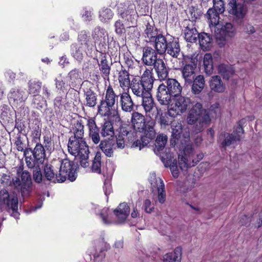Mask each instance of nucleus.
Here are the masks:
<instances>
[{
  "mask_svg": "<svg viewBox=\"0 0 262 262\" xmlns=\"http://www.w3.org/2000/svg\"><path fill=\"white\" fill-rule=\"evenodd\" d=\"M169 106V113L177 116L190 109L187 116V122L189 125H195L194 132L196 133L203 130L204 127L211 122L210 115L216 118L221 114L220 104L216 103L210 106L209 111L204 109L200 102L194 103L187 97L178 95L171 99Z\"/></svg>",
  "mask_w": 262,
  "mask_h": 262,
  "instance_id": "nucleus-1",
  "label": "nucleus"
},
{
  "mask_svg": "<svg viewBox=\"0 0 262 262\" xmlns=\"http://www.w3.org/2000/svg\"><path fill=\"white\" fill-rule=\"evenodd\" d=\"M131 123L135 131L144 133L140 139H137L132 144V147L139 148L141 150L155 138L156 122L152 119L146 121L145 118L142 114L134 112L132 114Z\"/></svg>",
  "mask_w": 262,
  "mask_h": 262,
  "instance_id": "nucleus-2",
  "label": "nucleus"
},
{
  "mask_svg": "<svg viewBox=\"0 0 262 262\" xmlns=\"http://www.w3.org/2000/svg\"><path fill=\"white\" fill-rule=\"evenodd\" d=\"M182 86L173 78H168L160 84L157 89L156 98L161 105H167L171 99L181 94Z\"/></svg>",
  "mask_w": 262,
  "mask_h": 262,
  "instance_id": "nucleus-3",
  "label": "nucleus"
},
{
  "mask_svg": "<svg viewBox=\"0 0 262 262\" xmlns=\"http://www.w3.org/2000/svg\"><path fill=\"white\" fill-rule=\"evenodd\" d=\"M86 126L89 137L95 144L100 142V134L104 138L107 136L113 137L115 134L113 123L110 120H105L99 127L96 124L95 118L90 117L88 119Z\"/></svg>",
  "mask_w": 262,
  "mask_h": 262,
  "instance_id": "nucleus-4",
  "label": "nucleus"
},
{
  "mask_svg": "<svg viewBox=\"0 0 262 262\" xmlns=\"http://www.w3.org/2000/svg\"><path fill=\"white\" fill-rule=\"evenodd\" d=\"M152 70V68L146 69L141 77L135 76L132 80L129 88L137 97L144 96L152 89L154 81Z\"/></svg>",
  "mask_w": 262,
  "mask_h": 262,
  "instance_id": "nucleus-5",
  "label": "nucleus"
},
{
  "mask_svg": "<svg viewBox=\"0 0 262 262\" xmlns=\"http://www.w3.org/2000/svg\"><path fill=\"white\" fill-rule=\"evenodd\" d=\"M118 96L116 94L112 86L110 84L105 89L104 98H102L98 105V112L103 116L112 115V111L115 110Z\"/></svg>",
  "mask_w": 262,
  "mask_h": 262,
  "instance_id": "nucleus-6",
  "label": "nucleus"
},
{
  "mask_svg": "<svg viewBox=\"0 0 262 262\" xmlns=\"http://www.w3.org/2000/svg\"><path fill=\"white\" fill-rule=\"evenodd\" d=\"M184 155L178 157L179 166L182 170H186L188 167L194 166L204 157L202 152L195 154L194 149L190 145H187L183 150Z\"/></svg>",
  "mask_w": 262,
  "mask_h": 262,
  "instance_id": "nucleus-7",
  "label": "nucleus"
},
{
  "mask_svg": "<svg viewBox=\"0 0 262 262\" xmlns=\"http://www.w3.org/2000/svg\"><path fill=\"white\" fill-rule=\"evenodd\" d=\"M245 122V119H242L237 122V125L233 127L232 134L223 132L220 135L219 139L222 140L220 146L225 148L227 146L231 145L234 141H239L244 134L243 124Z\"/></svg>",
  "mask_w": 262,
  "mask_h": 262,
  "instance_id": "nucleus-8",
  "label": "nucleus"
},
{
  "mask_svg": "<svg viewBox=\"0 0 262 262\" xmlns=\"http://www.w3.org/2000/svg\"><path fill=\"white\" fill-rule=\"evenodd\" d=\"M36 143L35 147L33 149L31 148V150L24 156L26 165L29 168L42 164L45 159V147L40 142Z\"/></svg>",
  "mask_w": 262,
  "mask_h": 262,
  "instance_id": "nucleus-9",
  "label": "nucleus"
},
{
  "mask_svg": "<svg viewBox=\"0 0 262 262\" xmlns=\"http://www.w3.org/2000/svg\"><path fill=\"white\" fill-rule=\"evenodd\" d=\"M196 61L192 58L184 56L181 60V72L185 83L191 84L196 76Z\"/></svg>",
  "mask_w": 262,
  "mask_h": 262,
  "instance_id": "nucleus-10",
  "label": "nucleus"
},
{
  "mask_svg": "<svg viewBox=\"0 0 262 262\" xmlns=\"http://www.w3.org/2000/svg\"><path fill=\"white\" fill-rule=\"evenodd\" d=\"M75 137H70L68 149L70 154L75 157H88L89 154V146L84 139H79Z\"/></svg>",
  "mask_w": 262,
  "mask_h": 262,
  "instance_id": "nucleus-11",
  "label": "nucleus"
},
{
  "mask_svg": "<svg viewBox=\"0 0 262 262\" xmlns=\"http://www.w3.org/2000/svg\"><path fill=\"white\" fill-rule=\"evenodd\" d=\"M59 171V179L57 180H75L77 178V165L68 159H64L60 161Z\"/></svg>",
  "mask_w": 262,
  "mask_h": 262,
  "instance_id": "nucleus-12",
  "label": "nucleus"
},
{
  "mask_svg": "<svg viewBox=\"0 0 262 262\" xmlns=\"http://www.w3.org/2000/svg\"><path fill=\"white\" fill-rule=\"evenodd\" d=\"M118 15L127 22L136 24L138 17L135 5L130 2L121 3L117 6Z\"/></svg>",
  "mask_w": 262,
  "mask_h": 262,
  "instance_id": "nucleus-13",
  "label": "nucleus"
},
{
  "mask_svg": "<svg viewBox=\"0 0 262 262\" xmlns=\"http://www.w3.org/2000/svg\"><path fill=\"white\" fill-rule=\"evenodd\" d=\"M0 202L6 205L8 211L11 213L14 218L18 219V199L14 194L10 195L6 189L0 190Z\"/></svg>",
  "mask_w": 262,
  "mask_h": 262,
  "instance_id": "nucleus-14",
  "label": "nucleus"
},
{
  "mask_svg": "<svg viewBox=\"0 0 262 262\" xmlns=\"http://www.w3.org/2000/svg\"><path fill=\"white\" fill-rule=\"evenodd\" d=\"M135 132H132L130 130V127L128 125H125L119 127V133L116 136V148L123 149L126 144V140L128 142L133 143L135 140Z\"/></svg>",
  "mask_w": 262,
  "mask_h": 262,
  "instance_id": "nucleus-15",
  "label": "nucleus"
},
{
  "mask_svg": "<svg viewBox=\"0 0 262 262\" xmlns=\"http://www.w3.org/2000/svg\"><path fill=\"white\" fill-rule=\"evenodd\" d=\"M158 54L159 52L151 47L147 45L143 47L141 58L142 63L146 66H152L159 60Z\"/></svg>",
  "mask_w": 262,
  "mask_h": 262,
  "instance_id": "nucleus-16",
  "label": "nucleus"
},
{
  "mask_svg": "<svg viewBox=\"0 0 262 262\" xmlns=\"http://www.w3.org/2000/svg\"><path fill=\"white\" fill-rule=\"evenodd\" d=\"M236 34L235 27L230 23H227L220 29L215 31V37L217 40L222 41L224 45L227 38H232Z\"/></svg>",
  "mask_w": 262,
  "mask_h": 262,
  "instance_id": "nucleus-17",
  "label": "nucleus"
},
{
  "mask_svg": "<svg viewBox=\"0 0 262 262\" xmlns=\"http://www.w3.org/2000/svg\"><path fill=\"white\" fill-rule=\"evenodd\" d=\"M144 29L142 33L143 36L147 38V42L151 43L154 38L159 34L158 30L156 28L155 22L151 18L145 19L144 21Z\"/></svg>",
  "mask_w": 262,
  "mask_h": 262,
  "instance_id": "nucleus-18",
  "label": "nucleus"
},
{
  "mask_svg": "<svg viewBox=\"0 0 262 262\" xmlns=\"http://www.w3.org/2000/svg\"><path fill=\"white\" fill-rule=\"evenodd\" d=\"M247 12V8L243 4L237 3L234 0L229 3V13L234 15L236 19H243Z\"/></svg>",
  "mask_w": 262,
  "mask_h": 262,
  "instance_id": "nucleus-19",
  "label": "nucleus"
},
{
  "mask_svg": "<svg viewBox=\"0 0 262 262\" xmlns=\"http://www.w3.org/2000/svg\"><path fill=\"white\" fill-rule=\"evenodd\" d=\"M98 147L107 157L114 156V150L116 149L115 141L114 138H108L100 140Z\"/></svg>",
  "mask_w": 262,
  "mask_h": 262,
  "instance_id": "nucleus-20",
  "label": "nucleus"
},
{
  "mask_svg": "<svg viewBox=\"0 0 262 262\" xmlns=\"http://www.w3.org/2000/svg\"><path fill=\"white\" fill-rule=\"evenodd\" d=\"M199 33L195 28V24L193 21L188 23L184 29V38L186 40L189 42H196Z\"/></svg>",
  "mask_w": 262,
  "mask_h": 262,
  "instance_id": "nucleus-21",
  "label": "nucleus"
},
{
  "mask_svg": "<svg viewBox=\"0 0 262 262\" xmlns=\"http://www.w3.org/2000/svg\"><path fill=\"white\" fill-rule=\"evenodd\" d=\"M151 43H154V49L159 52V54L162 55L166 52L168 41L162 34L159 33L151 41Z\"/></svg>",
  "mask_w": 262,
  "mask_h": 262,
  "instance_id": "nucleus-22",
  "label": "nucleus"
},
{
  "mask_svg": "<svg viewBox=\"0 0 262 262\" xmlns=\"http://www.w3.org/2000/svg\"><path fill=\"white\" fill-rule=\"evenodd\" d=\"M130 212V208L125 203H120L118 207L114 210V213L119 223L124 222Z\"/></svg>",
  "mask_w": 262,
  "mask_h": 262,
  "instance_id": "nucleus-23",
  "label": "nucleus"
},
{
  "mask_svg": "<svg viewBox=\"0 0 262 262\" xmlns=\"http://www.w3.org/2000/svg\"><path fill=\"white\" fill-rule=\"evenodd\" d=\"M166 52L172 57L177 58L181 51L180 44L178 39L174 37L168 40Z\"/></svg>",
  "mask_w": 262,
  "mask_h": 262,
  "instance_id": "nucleus-24",
  "label": "nucleus"
},
{
  "mask_svg": "<svg viewBox=\"0 0 262 262\" xmlns=\"http://www.w3.org/2000/svg\"><path fill=\"white\" fill-rule=\"evenodd\" d=\"M120 103L123 111L130 113L133 111L134 104L128 93L124 92L120 94Z\"/></svg>",
  "mask_w": 262,
  "mask_h": 262,
  "instance_id": "nucleus-25",
  "label": "nucleus"
},
{
  "mask_svg": "<svg viewBox=\"0 0 262 262\" xmlns=\"http://www.w3.org/2000/svg\"><path fill=\"white\" fill-rule=\"evenodd\" d=\"M218 73L223 79L229 80L235 74V70L231 64L221 63L219 65Z\"/></svg>",
  "mask_w": 262,
  "mask_h": 262,
  "instance_id": "nucleus-26",
  "label": "nucleus"
},
{
  "mask_svg": "<svg viewBox=\"0 0 262 262\" xmlns=\"http://www.w3.org/2000/svg\"><path fill=\"white\" fill-rule=\"evenodd\" d=\"M8 97L10 101H13L14 103L16 104L25 101L27 98L25 91L17 89H12Z\"/></svg>",
  "mask_w": 262,
  "mask_h": 262,
  "instance_id": "nucleus-27",
  "label": "nucleus"
},
{
  "mask_svg": "<svg viewBox=\"0 0 262 262\" xmlns=\"http://www.w3.org/2000/svg\"><path fill=\"white\" fill-rule=\"evenodd\" d=\"M159 78L161 80H165L168 75V70L166 65L161 58H159L158 61L153 66Z\"/></svg>",
  "mask_w": 262,
  "mask_h": 262,
  "instance_id": "nucleus-28",
  "label": "nucleus"
},
{
  "mask_svg": "<svg viewBox=\"0 0 262 262\" xmlns=\"http://www.w3.org/2000/svg\"><path fill=\"white\" fill-rule=\"evenodd\" d=\"M100 58V62L98 63L99 70L104 79L108 78L111 72V65L109 64L108 61L107 60V56L106 55L101 54Z\"/></svg>",
  "mask_w": 262,
  "mask_h": 262,
  "instance_id": "nucleus-29",
  "label": "nucleus"
},
{
  "mask_svg": "<svg viewBox=\"0 0 262 262\" xmlns=\"http://www.w3.org/2000/svg\"><path fill=\"white\" fill-rule=\"evenodd\" d=\"M211 90L217 93H223L225 90V85L223 83L220 76L218 75L211 77L209 82Z\"/></svg>",
  "mask_w": 262,
  "mask_h": 262,
  "instance_id": "nucleus-30",
  "label": "nucleus"
},
{
  "mask_svg": "<svg viewBox=\"0 0 262 262\" xmlns=\"http://www.w3.org/2000/svg\"><path fill=\"white\" fill-rule=\"evenodd\" d=\"M13 185L20 190L23 198L29 195L31 190L32 181H12Z\"/></svg>",
  "mask_w": 262,
  "mask_h": 262,
  "instance_id": "nucleus-31",
  "label": "nucleus"
},
{
  "mask_svg": "<svg viewBox=\"0 0 262 262\" xmlns=\"http://www.w3.org/2000/svg\"><path fill=\"white\" fill-rule=\"evenodd\" d=\"M192 86V93L195 95L199 94L205 86V79L204 76L199 75L193 78Z\"/></svg>",
  "mask_w": 262,
  "mask_h": 262,
  "instance_id": "nucleus-32",
  "label": "nucleus"
},
{
  "mask_svg": "<svg viewBox=\"0 0 262 262\" xmlns=\"http://www.w3.org/2000/svg\"><path fill=\"white\" fill-rule=\"evenodd\" d=\"M199 40L200 45L203 50H209L212 47V36L206 33L202 32L199 34Z\"/></svg>",
  "mask_w": 262,
  "mask_h": 262,
  "instance_id": "nucleus-33",
  "label": "nucleus"
},
{
  "mask_svg": "<svg viewBox=\"0 0 262 262\" xmlns=\"http://www.w3.org/2000/svg\"><path fill=\"white\" fill-rule=\"evenodd\" d=\"M85 97V105L89 107H94L97 103V95L91 88L84 91Z\"/></svg>",
  "mask_w": 262,
  "mask_h": 262,
  "instance_id": "nucleus-34",
  "label": "nucleus"
},
{
  "mask_svg": "<svg viewBox=\"0 0 262 262\" xmlns=\"http://www.w3.org/2000/svg\"><path fill=\"white\" fill-rule=\"evenodd\" d=\"M31 128L32 129L31 137L35 142H39L41 134V124L38 119L33 120Z\"/></svg>",
  "mask_w": 262,
  "mask_h": 262,
  "instance_id": "nucleus-35",
  "label": "nucleus"
},
{
  "mask_svg": "<svg viewBox=\"0 0 262 262\" xmlns=\"http://www.w3.org/2000/svg\"><path fill=\"white\" fill-rule=\"evenodd\" d=\"M142 98V106H143L146 114L151 112L154 108L155 103L152 97L150 92L145 93L143 96H141Z\"/></svg>",
  "mask_w": 262,
  "mask_h": 262,
  "instance_id": "nucleus-36",
  "label": "nucleus"
},
{
  "mask_svg": "<svg viewBox=\"0 0 262 262\" xmlns=\"http://www.w3.org/2000/svg\"><path fill=\"white\" fill-rule=\"evenodd\" d=\"M182 248L177 247L173 252L168 253L164 256L163 262H181Z\"/></svg>",
  "mask_w": 262,
  "mask_h": 262,
  "instance_id": "nucleus-37",
  "label": "nucleus"
},
{
  "mask_svg": "<svg viewBox=\"0 0 262 262\" xmlns=\"http://www.w3.org/2000/svg\"><path fill=\"white\" fill-rule=\"evenodd\" d=\"M14 144L18 151L23 152L24 156L27 155L28 152L31 150V147H26L25 141L20 133H17L14 139Z\"/></svg>",
  "mask_w": 262,
  "mask_h": 262,
  "instance_id": "nucleus-38",
  "label": "nucleus"
},
{
  "mask_svg": "<svg viewBox=\"0 0 262 262\" xmlns=\"http://www.w3.org/2000/svg\"><path fill=\"white\" fill-rule=\"evenodd\" d=\"M118 80L121 88H128L131 84L128 72L125 69H122L118 73Z\"/></svg>",
  "mask_w": 262,
  "mask_h": 262,
  "instance_id": "nucleus-39",
  "label": "nucleus"
},
{
  "mask_svg": "<svg viewBox=\"0 0 262 262\" xmlns=\"http://www.w3.org/2000/svg\"><path fill=\"white\" fill-rule=\"evenodd\" d=\"M182 126L181 124H178L172 127L171 138L170 140V145L174 146L179 143V141L182 137Z\"/></svg>",
  "mask_w": 262,
  "mask_h": 262,
  "instance_id": "nucleus-40",
  "label": "nucleus"
},
{
  "mask_svg": "<svg viewBox=\"0 0 262 262\" xmlns=\"http://www.w3.org/2000/svg\"><path fill=\"white\" fill-rule=\"evenodd\" d=\"M84 126L83 124L82 121L81 120H77L74 123L72 127V132L73 135L70 137H75L79 139H82L84 138Z\"/></svg>",
  "mask_w": 262,
  "mask_h": 262,
  "instance_id": "nucleus-41",
  "label": "nucleus"
},
{
  "mask_svg": "<svg viewBox=\"0 0 262 262\" xmlns=\"http://www.w3.org/2000/svg\"><path fill=\"white\" fill-rule=\"evenodd\" d=\"M54 109L57 118L62 117L63 113L66 110V106L63 104V98L58 96L54 100Z\"/></svg>",
  "mask_w": 262,
  "mask_h": 262,
  "instance_id": "nucleus-42",
  "label": "nucleus"
},
{
  "mask_svg": "<svg viewBox=\"0 0 262 262\" xmlns=\"http://www.w3.org/2000/svg\"><path fill=\"white\" fill-rule=\"evenodd\" d=\"M151 185L152 186H155V185L157 186L158 201L161 204H163L165 202L166 200L165 185L163 183V181H159L158 183V181H155L154 183H151Z\"/></svg>",
  "mask_w": 262,
  "mask_h": 262,
  "instance_id": "nucleus-43",
  "label": "nucleus"
},
{
  "mask_svg": "<svg viewBox=\"0 0 262 262\" xmlns=\"http://www.w3.org/2000/svg\"><path fill=\"white\" fill-rule=\"evenodd\" d=\"M203 65L204 67V71L207 75H210L213 73V58L211 54L206 53L204 55Z\"/></svg>",
  "mask_w": 262,
  "mask_h": 262,
  "instance_id": "nucleus-44",
  "label": "nucleus"
},
{
  "mask_svg": "<svg viewBox=\"0 0 262 262\" xmlns=\"http://www.w3.org/2000/svg\"><path fill=\"white\" fill-rule=\"evenodd\" d=\"M223 13L219 12L214 9L209 8L207 12L206 15L210 25L215 26L219 24L220 16L219 14Z\"/></svg>",
  "mask_w": 262,
  "mask_h": 262,
  "instance_id": "nucleus-45",
  "label": "nucleus"
},
{
  "mask_svg": "<svg viewBox=\"0 0 262 262\" xmlns=\"http://www.w3.org/2000/svg\"><path fill=\"white\" fill-rule=\"evenodd\" d=\"M134 57L131 52L128 50H124V52L122 54V62L126 66L128 69H133L134 67L135 62L133 59Z\"/></svg>",
  "mask_w": 262,
  "mask_h": 262,
  "instance_id": "nucleus-46",
  "label": "nucleus"
},
{
  "mask_svg": "<svg viewBox=\"0 0 262 262\" xmlns=\"http://www.w3.org/2000/svg\"><path fill=\"white\" fill-rule=\"evenodd\" d=\"M102 154L100 151L96 152L95 156L93 160L92 170L93 172L100 173L102 166Z\"/></svg>",
  "mask_w": 262,
  "mask_h": 262,
  "instance_id": "nucleus-47",
  "label": "nucleus"
},
{
  "mask_svg": "<svg viewBox=\"0 0 262 262\" xmlns=\"http://www.w3.org/2000/svg\"><path fill=\"white\" fill-rule=\"evenodd\" d=\"M82 48L76 43H72L71 46V54L79 62H81L83 59V54L82 52Z\"/></svg>",
  "mask_w": 262,
  "mask_h": 262,
  "instance_id": "nucleus-48",
  "label": "nucleus"
},
{
  "mask_svg": "<svg viewBox=\"0 0 262 262\" xmlns=\"http://www.w3.org/2000/svg\"><path fill=\"white\" fill-rule=\"evenodd\" d=\"M55 176H56V180L60 179L59 174L58 175L54 172L53 166L50 164H46L43 167V177H44L46 180H52V179L55 178Z\"/></svg>",
  "mask_w": 262,
  "mask_h": 262,
  "instance_id": "nucleus-49",
  "label": "nucleus"
},
{
  "mask_svg": "<svg viewBox=\"0 0 262 262\" xmlns=\"http://www.w3.org/2000/svg\"><path fill=\"white\" fill-rule=\"evenodd\" d=\"M91 38L85 31H81L78 36V41L80 44V46L89 49L90 47V42Z\"/></svg>",
  "mask_w": 262,
  "mask_h": 262,
  "instance_id": "nucleus-50",
  "label": "nucleus"
},
{
  "mask_svg": "<svg viewBox=\"0 0 262 262\" xmlns=\"http://www.w3.org/2000/svg\"><path fill=\"white\" fill-rule=\"evenodd\" d=\"M167 141V138L163 134L159 135L156 138L155 142L156 150L160 152L162 151L165 146Z\"/></svg>",
  "mask_w": 262,
  "mask_h": 262,
  "instance_id": "nucleus-51",
  "label": "nucleus"
},
{
  "mask_svg": "<svg viewBox=\"0 0 262 262\" xmlns=\"http://www.w3.org/2000/svg\"><path fill=\"white\" fill-rule=\"evenodd\" d=\"M176 117V116H173L169 114L168 109L167 112L161 114L159 118V123L162 126L168 125L172 122L173 118Z\"/></svg>",
  "mask_w": 262,
  "mask_h": 262,
  "instance_id": "nucleus-52",
  "label": "nucleus"
},
{
  "mask_svg": "<svg viewBox=\"0 0 262 262\" xmlns=\"http://www.w3.org/2000/svg\"><path fill=\"white\" fill-rule=\"evenodd\" d=\"M114 13L110 8H104L99 12L100 20L103 23H106L111 19Z\"/></svg>",
  "mask_w": 262,
  "mask_h": 262,
  "instance_id": "nucleus-53",
  "label": "nucleus"
},
{
  "mask_svg": "<svg viewBox=\"0 0 262 262\" xmlns=\"http://www.w3.org/2000/svg\"><path fill=\"white\" fill-rule=\"evenodd\" d=\"M28 85V92L30 94L33 95V96L39 95L41 89V83L30 81Z\"/></svg>",
  "mask_w": 262,
  "mask_h": 262,
  "instance_id": "nucleus-54",
  "label": "nucleus"
},
{
  "mask_svg": "<svg viewBox=\"0 0 262 262\" xmlns=\"http://www.w3.org/2000/svg\"><path fill=\"white\" fill-rule=\"evenodd\" d=\"M189 12L190 15L191 20H189L188 23L193 21L195 24L196 19H200L202 15L201 11L195 6H192L189 8Z\"/></svg>",
  "mask_w": 262,
  "mask_h": 262,
  "instance_id": "nucleus-55",
  "label": "nucleus"
},
{
  "mask_svg": "<svg viewBox=\"0 0 262 262\" xmlns=\"http://www.w3.org/2000/svg\"><path fill=\"white\" fill-rule=\"evenodd\" d=\"M44 147L47 151L51 152L54 149V144L53 142L52 137L50 133L46 134L43 136Z\"/></svg>",
  "mask_w": 262,
  "mask_h": 262,
  "instance_id": "nucleus-56",
  "label": "nucleus"
},
{
  "mask_svg": "<svg viewBox=\"0 0 262 262\" xmlns=\"http://www.w3.org/2000/svg\"><path fill=\"white\" fill-rule=\"evenodd\" d=\"M46 102V101L41 95H36L35 96H33L32 104L34 105V107L37 110H41Z\"/></svg>",
  "mask_w": 262,
  "mask_h": 262,
  "instance_id": "nucleus-57",
  "label": "nucleus"
},
{
  "mask_svg": "<svg viewBox=\"0 0 262 262\" xmlns=\"http://www.w3.org/2000/svg\"><path fill=\"white\" fill-rule=\"evenodd\" d=\"M16 173L18 176H20V180H32L31 173L28 170H24L23 165L17 167Z\"/></svg>",
  "mask_w": 262,
  "mask_h": 262,
  "instance_id": "nucleus-58",
  "label": "nucleus"
},
{
  "mask_svg": "<svg viewBox=\"0 0 262 262\" xmlns=\"http://www.w3.org/2000/svg\"><path fill=\"white\" fill-rule=\"evenodd\" d=\"M10 108L8 105L3 104L0 106V118L4 121H9Z\"/></svg>",
  "mask_w": 262,
  "mask_h": 262,
  "instance_id": "nucleus-59",
  "label": "nucleus"
},
{
  "mask_svg": "<svg viewBox=\"0 0 262 262\" xmlns=\"http://www.w3.org/2000/svg\"><path fill=\"white\" fill-rule=\"evenodd\" d=\"M114 27L115 31L117 35L121 36L125 33L124 25L121 20H117L115 23Z\"/></svg>",
  "mask_w": 262,
  "mask_h": 262,
  "instance_id": "nucleus-60",
  "label": "nucleus"
},
{
  "mask_svg": "<svg viewBox=\"0 0 262 262\" xmlns=\"http://www.w3.org/2000/svg\"><path fill=\"white\" fill-rule=\"evenodd\" d=\"M213 7L212 9H214L218 11L219 12L223 13L225 11V4L223 0H213Z\"/></svg>",
  "mask_w": 262,
  "mask_h": 262,
  "instance_id": "nucleus-61",
  "label": "nucleus"
},
{
  "mask_svg": "<svg viewBox=\"0 0 262 262\" xmlns=\"http://www.w3.org/2000/svg\"><path fill=\"white\" fill-rule=\"evenodd\" d=\"M33 168V180H43V174L39 168V165L36 166Z\"/></svg>",
  "mask_w": 262,
  "mask_h": 262,
  "instance_id": "nucleus-62",
  "label": "nucleus"
},
{
  "mask_svg": "<svg viewBox=\"0 0 262 262\" xmlns=\"http://www.w3.org/2000/svg\"><path fill=\"white\" fill-rule=\"evenodd\" d=\"M69 76L72 82H76L77 81L80 80V71L79 70L75 69L71 71L69 73Z\"/></svg>",
  "mask_w": 262,
  "mask_h": 262,
  "instance_id": "nucleus-63",
  "label": "nucleus"
},
{
  "mask_svg": "<svg viewBox=\"0 0 262 262\" xmlns=\"http://www.w3.org/2000/svg\"><path fill=\"white\" fill-rule=\"evenodd\" d=\"M108 208H103L99 214L102 220L105 224H110L112 222L108 219Z\"/></svg>",
  "mask_w": 262,
  "mask_h": 262,
  "instance_id": "nucleus-64",
  "label": "nucleus"
}]
</instances>
